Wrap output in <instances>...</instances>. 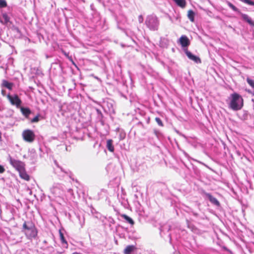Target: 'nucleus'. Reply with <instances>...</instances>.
Returning <instances> with one entry per match:
<instances>
[{
  "label": "nucleus",
  "mask_w": 254,
  "mask_h": 254,
  "mask_svg": "<svg viewBox=\"0 0 254 254\" xmlns=\"http://www.w3.org/2000/svg\"><path fill=\"white\" fill-rule=\"evenodd\" d=\"M23 232L30 240L35 238L37 235V230L35 225L30 222H25L23 224Z\"/></svg>",
  "instance_id": "obj_1"
},
{
  "label": "nucleus",
  "mask_w": 254,
  "mask_h": 254,
  "mask_svg": "<svg viewBox=\"0 0 254 254\" xmlns=\"http://www.w3.org/2000/svg\"><path fill=\"white\" fill-rule=\"evenodd\" d=\"M231 100L229 107L234 111H238L242 109L243 106V99L238 94L235 93L231 95Z\"/></svg>",
  "instance_id": "obj_2"
},
{
  "label": "nucleus",
  "mask_w": 254,
  "mask_h": 254,
  "mask_svg": "<svg viewBox=\"0 0 254 254\" xmlns=\"http://www.w3.org/2000/svg\"><path fill=\"white\" fill-rule=\"evenodd\" d=\"M145 23L149 30L156 31L159 28V20L156 15L151 14L146 17Z\"/></svg>",
  "instance_id": "obj_3"
},
{
  "label": "nucleus",
  "mask_w": 254,
  "mask_h": 254,
  "mask_svg": "<svg viewBox=\"0 0 254 254\" xmlns=\"http://www.w3.org/2000/svg\"><path fill=\"white\" fill-rule=\"evenodd\" d=\"M50 190L55 197H62L65 194V187L61 184H55Z\"/></svg>",
  "instance_id": "obj_4"
},
{
  "label": "nucleus",
  "mask_w": 254,
  "mask_h": 254,
  "mask_svg": "<svg viewBox=\"0 0 254 254\" xmlns=\"http://www.w3.org/2000/svg\"><path fill=\"white\" fill-rule=\"evenodd\" d=\"M8 160L10 165L18 172L21 171L25 168V164L21 161L13 159L10 156L8 157Z\"/></svg>",
  "instance_id": "obj_5"
},
{
  "label": "nucleus",
  "mask_w": 254,
  "mask_h": 254,
  "mask_svg": "<svg viewBox=\"0 0 254 254\" xmlns=\"http://www.w3.org/2000/svg\"><path fill=\"white\" fill-rule=\"evenodd\" d=\"M6 96L12 105L15 106L17 108H20L22 101L17 94L11 95L8 94Z\"/></svg>",
  "instance_id": "obj_6"
},
{
  "label": "nucleus",
  "mask_w": 254,
  "mask_h": 254,
  "mask_svg": "<svg viewBox=\"0 0 254 254\" xmlns=\"http://www.w3.org/2000/svg\"><path fill=\"white\" fill-rule=\"evenodd\" d=\"M22 135L24 140L27 142H32L35 138L34 132L30 129L24 130Z\"/></svg>",
  "instance_id": "obj_7"
},
{
  "label": "nucleus",
  "mask_w": 254,
  "mask_h": 254,
  "mask_svg": "<svg viewBox=\"0 0 254 254\" xmlns=\"http://www.w3.org/2000/svg\"><path fill=\"white\" fill-rule=\"evenodd\" d=\"M56 173L59 176L64 177L65 175L69 176V177L73 180V174L68 170H65L61 167L58 166L57 169L55 170Z\"/></svg>",
  "instance_id": "obj_8"
},
{
  "label": "nucleus",
  "mask_w": 254,
  "mask_h": 254,
  "mask_svg": "<svg viewBox=\"0 0 254 254\" xmlns=\"http://www.w3.org/2000/svg\"><path fill=\"white\" fill-rule=\"evenodd\" d=\"M178 43L184 48V50L190 44V40L188 37L186 35L181 36L178 40Z\"/></svg>",
  "instance_id": "obj_9"
},
{
  "label": "nucleus",
  "mask_w": 254,
  "mask_h": 254,
  "mask_svg": "<svg viewBox=\"0 0 254 254\" xmlns=\"http://www.w3.org/2000/svg\"><path fill=\"white\" fill-rule=\"evenodd\" d=\"M184 51L187 56L188 58L194 62L195 63L198 64L201 63V60L200 58L198 57H197L193 54L192 53L189 51L187 49H185Z\"/></svg>",
  "instance_id": "obj_10"
},
{
  "label": "nucleus",
  "mask_w": 254,
  "mask_h": 254,
  "mask_svg": "<svg viewBox=\"0 0 254 254\" xmlns=\"http://www.w3.org/2000/svg\"><path fill=\"white\" fill-rule=\"evenodd\" d=\"M205 195L211 203L218 206L220 205L219 201L215 197H213L211 194L209 193H205Z\"/></svg>",
  "instance_id": "obj_11"
},
{
  "label": "nucleus",
  "mask_w": 254,
  "mask_h": 254,
  "mask_svg": "<svg viewBox=\"0 0 254 254\" xmlns=\"http://www.w3.org/2000/svg\"><path fill=\"white\" fill-rule=\"evenodd\" d=\"M1 86L2 87H5L8 89L11 90L13 86V83L9 82L6 80H2Z\"/></svg>",
  "instance_id": "obj_12"
},
{
  "label": "nucleus",
  "mask_w": 254,
  "mask_h": 254,
  "mask_svg": "<svg viewBox=\"0 0 254 254\" xmlns=\"http://www.w3.org/2000/svg\"><path fill=\"white\" fill-rule=\"evenodd\" d=\"M241 16L244 20L248 23L250 25L254 26V22L249 15L246 14H242Z\"/></svg>",
  "instance_id": "obj_13"
},
{
  "label": "nucleus",
  "mask_w": 254,
  "mask_h": 254,
  "mask_svg": "<svg viewBox=\"0 0 254 254\" xmlns=\"http://www.w3.org/2000/svg\"><path fill=\"white\" fill-rule=\"evenodd\" d=\"M177 6L184 8L187 4L186 0H173Z\"/></svg>",
  "instance_id": "obj_14"
},
{
  "label": "nucleus",
  "mask_w": 254,
  "mask_h": 254,
  "mask_svg": "<svg viewBox=\"0 0 254 254\" xmlns=\"http://www.w3.org/2000/svg\"><path fill=\"white\" fill-rule=\"evenodd\" d=\"M20 108L22 115L26 118H28L31 112L30 110L28 108H24L22 107H20Z\"/></svg>",
  "instance_id": "obj_15"
},
{
  "label": "nucleus",
  "mask_w": 254,
  "mask_h": 254,
  "mask_svg": "<svg viewBox=\"0 0 254 254\" xmlns=\"http://www.w3.org/2000/svg\"><path fill=\"white\" fill-rule=\"evenodd\" d=\"M106 147L109 151L111 152H114V146L113 144V140L112 139L107 140Z\"/></svg>",
  "instance_id": "obj_16"
},
{
  "label": "nucleus",
  "mask_w": 254,
  "mask_h": 254,
  "mask_svg": "<svg viewBox=\"0 0 254 254\" xmlns=\"http://www.w3.org/2000/svg\"><path fill=\"white\" fill-rule=\"evenodd\" d=\"M18 172L19 173L20 177L22 179H23L26 181H28L29 180L30 177H29V175L25 172V168L24 169V170H22L21 171H19Z\"/></svg>",
  "instance_id": "obj_17"
},
{
  "label": "nucleus",
  "mask_w": 254,
  "mask_h": 254,
  "mask_svg": "<svg viewBox=\"0 0 254 254\" xmlns=\"http://www.w3.org/2000/svg\"><path fill=\"white\" fill-rule=\"evenodd\" d=\"M60 237L61 241L63 244V246L65 248H67V243L66 241L64 236V234L61 232V231H60Z\"/></svg>",
  "instance_id": "obj_18"
},
{
  "label": "nucleus",
  "mask_w": 254,
  "mask_h": 254,
  "mask_svg": "<svg viewBox=\"0 0 254 254\" xmlns=\"http://www.w3.org/2000/svg\"><path fill=\"white\" fill-rule=\"evenodd\" d=\"M134 247L133 246H128L124 250L125 254H130L134 250Z\"/></svg>",
  "instance_id": "obj_19"
},
{
  "label": "nucleus",
  "mask_w": 254,
  "mask_h": 254,
  "mask_svg": "<svg viewBox=\"0 0 254 254\" xmlns=\"http://www.w3.org/2000/svg\"><path fill=\"white\" fill-rule=\"evenodd\" d=\"M188 17L190 21L193 22L194 20V12L192 10H190L188 11Z\"/></svg>",
  "instance_id": "obj_20"
},
{
  "label": "nucleus",
  "mask_w": 254,
  "mask_h": 254,
  "mask_svg": "<svg viewBox=\"0 0 254 254\" xmlns=\"http://www.w3.org/2000/svg\"><path fill=\"white\" fill-rule=\"evenodd\" d=\"M122 217L129 224L133 225L134 224L133 220L129 216L126 214L122 215Z\"/></svg>",
  "instance_id": "obj_21"
},
{
  "label": "nucleus",
  "mask_w": 254,
  "mask_h": 254,
  "mask_svg": "<svg viewBox=\"0 0 254 254\" xmlns=\"http://www.w3.org/2000/svg\"><path fill=\"white\" fill-rule=\"evenodd\" d=\"M2 20L5 24L7 23L9 21V17L6 13H3L2 15Z\"/></svg>",
  "instance_id": "obj_22"
},
{
  "label": "nucleus",
  "mask_w": 254,
  "mask_h": 254,
  "mask_svg": "<svg viewBox=\"0 0 254 254\" xmlns=\"http://www.w3.org/2000/svg\"><path fill=\"white\" fill-rule=\"evenodd\" d=\"M227 5L229 6V7L230 8H231L233 11H238V9L232 3H231L230 2L227 1L226 2Z\"/></svg>",
  "instance_id": "obj_23"
},
{
  "label": "nucleus",
  "mask_w": 254,
  "mask_h": 254,
  "mask_svg": "<svg viewBox=\"0 0 254 254\" xmlns=\"http://www.w3.org/2000/svg\"><path fill=\"white\" fill-rule=\"evenodd\" d=\"M247 81L252 88H254V80L253 79L248 77L247 78Z\"/></svg>",
  "instance_id": "obj_24"
},
{
  "label": "nucleus",
  "mask_w": 254,
  "mask_h": 254,
  "mask_svg": "<svg viewBox=\"0 0 254 254\" xmlns=\"http://www.w3.org/2000/svg\"><path fill=\"white\" fill-rule=\"evenodd\" d=\"M241 0L248 5L254 6V1H252L251 0Z\"/></svg>",
  "instance_id": "obj_25"
},
{
  "label": "nucleus",
  "mask_w": 254,
  "mask_h": 254,
  "mask_svg": "<svg viewBox=\"0 0 254 254\" xmlns=\"http://www.w3.org/2000/svg\"><path fill=\"white\" fill-rule=\"evenodd\" d=\"M7 6V3L5 0H0V8L5 7Z\"/></svg>",
  "instance_id": "obj_26"
},
{
  "label": "nucleus",
  "mask_w": 254,
  "mask_h": 254,
  "mask_svg": "<svg viewBox=\"0 0 254 254\" xmlns=\"http://www.w3.org/2000/svg\"><path fill=\"white\" fill-rule=\"evenodd\" d=\"M155 121L157 122V124L159 126L163 127L164 126L163 122H162L161 120L159 118L156 117L155 118Z\"/></svg>",
  "instance_id": "obj_27"
},
{
  "label": "nucleus",
  "mask_w": 254,
  "mask_h": 254,
  "mask_svg": "<svg viewBox=\"0 0 254 254\" xmlns=\"http://www.w3.org/2000/svg\"><path fill=\"white\" fill-rule=\"evenodd\" d=\"M138 20L139 23H142L143 22L144 19L142 15H139Z\"/></svg>",
  "instance_id": "obj_28"
},
{
  "label": "nucleus",
  "mask_w": 254,
  "mask_h": 254,
  "mask_svg": "<svg viewBox=\"0 0 254 254\" xmlns=\"http://www.w3.org/2000/svg\"><path fill=\"white\" fill-rule=\"evenodd\" d=\"M67 192L71 196L73 195V190L71 189H67Z\"/></svg>",
  "instance_id": "obj_29"
},
{
  "label": "nucleus",
  "mask_w": 254,
  "mask_h": 254,
  "mask_svg": "<svg viewBox=\"0 0 254 254\" xmlns=\"http://www.w3.org/2000/svg\"><path fill=\"white\" fill-rule=\"evenodd\" d=\"M38 121H39V117L36 116L33 119H32L31 122L32 123H35V122H37Z\"/></svg>",
  "instance_id": "obj_30"
},
{
  "label": "nucleus",
  "mask_w": 254,
  "mask_h": 254,
  "mask_svg": "<svg viewBox=\"0 0 254 254\" xmlns=\"http://www.w3.org/2000/svg\"><path fill=\"white\" fill-rule=\"evenodd\" d=\"M5 169L3 166L0 165V173H2L4 172Z\"/></svg>",
  "instance_id": "obj_31"
},
{
  "label": "nucleus",
  "mask_w": 254,
  "mask_h": 254,
  "mask_svg": "<svg viewBox=\"0 0 254 254\" xmlns=\"http://www.w3.org/2000/svg\"><path fill=\"white\" fill-rule=\"evenodd\" d=\"M1 94L3 96H6V92L5 90L2 89L1 90Z\"/></svg>",
  "instance_id": "obj_32"
},
{
  "label": "nucleus",
  "mask_w": 254,
  "mask_h": 254,
  "mask_svg": "<svg viewBox=\"0 0 254 254\" xmlns=\"http://www.w3.org/2000/svg\"><path fill=\"white\" fill-rule=\"evenodd\" d=\"M125 137V134H121L120 135V140H122Z\"/></svg>",
  "instance_id": "obj_33"
},
{
  "label": "nucleus",
  "mask_w": 254,
  "mask_h": 254,
  "mask_svg": "<svg viewBox=\"0 0 254 254\" xmlns=\"http://www.w3.org/2000/svg\"><path fill=\"white\" fill-rule=\"evenodd\" d=\"M64 55L65 56L67 57V56H68V54H66L65 52H64Z\"/></svg>",
  "instance_id": "obj_34"
},
{
  "label": "nucleus",
  "mask_w": 254,
  "mask_h": 254,
  "mask_svg": "<svg viewBox=\"0 0 254 254\" xmlns=\"http://www.w3.org/2000/svg\"><path fill=\"white\" fill-rule=\"evenodd\" d=\"M97 112L98 113H100V111L98 110V109H97Z\"/></svg>",
  "instance_id": "obj_35"
},
{
  "label": "nucleus",
  "mask_w": 254,
  "mask_h": 254,
  "mask_svg": "<svg viewBox=\"0 0 254 254\" xmlns=\"http://www.w3.org/2000/svg\"><path fill=\"white\" fill-rule=\"evenodd\" d=\"M155 132L156 134H157V131H155Z\"/></svg>",
  "instance_id": "obj_36"
}]
</instances>
